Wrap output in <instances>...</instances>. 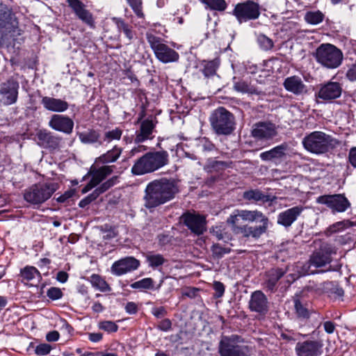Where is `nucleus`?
Here are the masks:
<instances>
[{
	"mask_svg": "<svg viewBox=\"0 0 356 356\" xmlns=\"http://www.w3.org/2000/svg\"><path fill=\"white\" fill-rule=\"evenodd\" d=\"M113 22L115 23L119 31L123 32L128 40V43H131L134 38L135 33L132 27L127 24L123 19L120 18H113Z\"/></svg>",
	"mask_w": 356,
	"mask_h": 356,
	"instance_id": "obj_32",
	"label": "nucleus"
},
{
	"mask_svg": "<svg viewBox=\"0 0 356 356\" xmlns=\"http://www.w3.org/2000/svg\"><path fill=\"white\" fill-rule=\"evenodd\" d=\"M323 346L321 341L307 340L297 343L295 350L298 356H321Z\"/></svg>",
	"mask_w": 356,
	"mask_h": 356,
	"instance_id": "obj_15",
	"label": "nucleus"
},
{
	"mask_svg": "<svg viewBox=\"0 0 356 356\" xmlns=\"http://www.w3.org/2000/svg\"><path fill=\"white\" fill-rule=\"evenodd\" d=\"M41 103L45 109L56 113L64 112L69 107L67 102L50 97H43Z\"/></svg>",
	"mask_w": 356,
	"mask_h": 356,
	"instance_id": "obj_26",
	"label": "nucleus"
},
{
	"mask_svg": "<svg viewBox=\"0 0 356 356\" xmlns=\"http://www.w3.org/2000/svg\"><path fill=\"white\" fill-rule=\"evenodd\" d=\"M249 308L252 312L266 314L268 311V301L266 295L261 291L253 292L249 301Z\"/></svg>",
	"mask_w": 356,
	"mask_h": 356,
	"instance_id": "obj_20",
	"label": "nucleus"
},
{
	"mask_svg": "<svg viewBox=\"0 0 356 356\" xmlns=\"http://www.w3.org/2000/svg\"><path fill=\"white\" fill-rule=\"evenodd\" d=\"M213 289L216 292V296L217 298H220L222 296L225 292V286L222 283L220 282L216 281L213 282Z\"/></svg>",
	"mask_w": 356,
	"mask_h": 356,
	"instance_id": "obj_59",
	"label": "nucleus"
},
{
	"mask_svg": "<svg viewBox=\"0 0 356 356\" xmlns=\"http://www.w3.org/2000/svg\"><path fill=\"white\" fill-rule=\"evenodd\" d=\"M144 193V207L152 209L173 200L179 187L175 180L162 178L149 182Z\"/></svg>",
	"mask_w": 356,
	"mask_h": 356,
	"instance_id": "obj_2",
	"label": "nucleus"
},
{
	"mask_svg": "<svg viewBox=\"0 0 356 356\" xmlns=\"http://www.w3.org/2000/svg\"><path fill=\"white\" fill-rule=\"evenodd\" d=\"M277 134L274 124L268 122H258L253 126L252 135L257 140H267L272 139Z\"/></svg>",
	"mask_w": 356,
	"mask_h": 356,
	"instance_id": "obj_16",
	"label": "nucleus"
},
{
	"mask_svg": "<svg viewBox=\"0 0 356 356\" xmlns=\"http://www.w3.org/2000/svg\"><path fill=\"white\" fill-rule=\"evenodd\" d=\"M51 347L48 343H41L36 346L35 353L38 355H46L50 353Z\"/></svg>",
	"mask_w": 356,
	"mask_h": 356,
	"instance_id": "obj_54",
	"label": "nucleus"
},
{
	"mask_svg": "<svg viewBox=\"0 0 356 356\" xmlns=\"http://www.w3.org/2000/svg\"><path fill=\"white\" fill-rule=\"evenodd\" d=\"M90 282L92 286L100 291H107L110 287L107 282L99 275L93 274L90 277Z\"/></svg>",
	"mask_w": 356,
	"mask_h": 356,
	"instance_id": "obj_40",
	"label": "nucleus"
},
{
	"mask_svg": "<svg viewBox=\"0 0 356 356\" xmlns=\"http://www.w3.org/2000/svg\"><path fill=\"white\" fill-rule=\"evenodd\" d=\"M325 15L320 10L307 11L305 15V20L310 24L316 25L321 23Z\"/></svg>",
	"mask_w": 356,
	"mask_h": 356,
	"instance_id": "obj_39",
	"label": "nucleus"
},
{
	"mask_svg": "<svg viewBox=\"0 0 356 356\" xmlns=\"http://www.w3.org/2000/svg\"><path fill=\"white\" fill-rule=\"evenodd\" d=\"M122 131L119 128L106 131L104 136V141L111 143L113 140H119L122 136Z\"/></svg>",
	"mask_w": 356,
	"mask_h": 356,
	"instance_id": "obj_47",
	"label": "nucleus"
},
{
	"mask_svg": "<svg viewBox=\"0 0 356 356\" xmlns=\"http://www.w3.org/2000/svg\"><path fill=\"white\" fill-rule=\"evenodd\" d=\"M76 17L90 27L95 26L92 15L80 0H66Z\"/></svg>",
	"mask_w": 356,
	"mask_h": 356,
	"instance_id": "obj_19",
	"label": "nucleus"
},
{
	"mask_svg": "<svg viewBox=\"0 0 356 356\" xmlns=\"http://www.w3.org/2000/svg\"><path fill=\"white\" fill-rule=\"evenodd\" d=\"M302 144L303 147L311 154L321 155L335 148L339 142L323 131H314L302 138Z\"/></svg>",
	"mask_w": 356,
	"mask_h": 356,
	"instance_id": "obj_3",
	"label": "nucleus"
},
{
	"mask_svg": "<svg viewBox=\"0 0 356 356\" xmlns=\"http://www.w3.org/2000/svg\"><path fill=\"white\" fill-rule=\"evenodd\" d=\"M154 124L152 120L146 119L140 124V130L136 132V136L134 139L136 143H140L146 140L152 139L153 130L154 129Z\"/></svg>",
	"mask_w": 356,
	"mask_h": 356,
	"instance_id": "obj_27",
	"label": "nucleus"
},
{
	"mask_svg": "<svg viewBox=\"0 0 356 356\" xmlns=\"http://www.w3.org/2000/svg\"><path fill=\"white\" fill-rule=\"evenodd\" d=\"M286 273L282 268H272L266 273V287L269 291H273L278 280Z\"/></svg>",
	"mask_w": 356,
	"mask_h": 356,
	"instance_id": "obj_30",
	"label": "nucleus"
},
{
	"mask_svg": "<svg viewBox=\"0 0 356 356\" xmlns=\"http://www.w3.org/2000/svg\"><path fill=\"white\" fill-rule=\"evenodd\" d=\"M243 197L246 200L253 202H267L268 200V197L258 189L245 191L243 193Z\"/></svg>",
	"mask_w": 356,
	"mask_h": 356,
	"instance_id": "obj_37",
	"label": "nucleus"
},
{
	"mask_svg": "<svg viewBox=\"0 0 356 356\" xmlns=\"http://www.w3.org/2000/svg\"><path fill=\"white\" fill-rule=\"evenodd\" d=\"M260 13L259 4L252 0L237 3L233 10V14L240 23L257 19Z\"/></svg>",
	"mask_w": 356,
	"mask_h": 356,
	"instance_id": "obj_11",
	"label": "nucleus"
},
{
	"mask_svg": "<svg viewBox=\"0 0 356 356\" xmlns=\"http://www.w3.org/2000/svg\"><path fill=\"white\" fill-rule=\"evenodd\" d=\"M21 276L24 280L35 281L39 282L41 280V274L38 269L33 266H26L21 270Z\"/></svg>",
	"mask_w": 356,
	"mask_h": 356,
	"instance_id": "obj_33",
	"label": "nucleus"
},
{
	"mask_svg": "<svg viewBox=\"0 0 356 356\" xmlns=\"http://www.w3.org/2000/svg\"><path fill=\"white\" fill-rule=\"evenodd\" d=\"M115 184V179L112 178L106 181L102 184L99 186H98L95 190L93 191L95 195H97V197L104 192H106L107 190H108L111 187H112Z\"/></svg>",
	"mask_w": 356,
	"mask_h": 356,
	"instance_id": "obj_50",
	"label": "nucleus"
},
{
	"mask_svg": "<svg viewBox=\"0 0 356 356\" xmlns=\"http://www.w3.org/2000/svg\"><path fill=\"white\" fill-rule=\"evenodd\" d=\"M287 145L282 144L260 154V159L264 161L282 159L286 156Z\"/></svg>",
	"mask_w": 356,
	"mask_h": 356,
	"instance_id": "obj_28",
	"label": "nucleus"
},
{
	"mask_svg": "<svg viewBox=\"0 0 356 356\" xmlns=\"http://www.w3.org/2000/svg\"><path fill=\"white\" fill-rule=\"evenodd\" d=\"M219 64L220 60L218 58L207 62L203 70L204 75L210 76L214 74L219 66Z\"/></svg>",
	"mask_w": 356,
	"mask_h": 356,
	"instance_id": "obj_45",
	"label": "nucleus"
},
{
	"mask_svg": "<svg viewBox=\"0 0 356 356\" xmlns=\"http://www.w3.org/2000/svg\"><path fill=\"white\" fill-rule=\"evenodd\" d=\"M140 266L139 260L134 257H127L115 261L111 268L113 275L120 276L136 270Z\"/></svg>",
	"mask_w": 356,
	"mask_h": 356,
	"instance_id": "obj_14",
	"label": "nucleus"
},
{
	"mask_svg": "<svg viewBox=\"0 0 356 356\" xmlns=\"http://www.w3.org/2000/svg\"><path fill=\"white\" fill-rule=\"evenodd\" d=\"M312 266H313V264H312V262L309 259L307 262H305V263H300V262L298 263L295 266L294 270L296 273H299L300 277L305 276L307 275L317 273H318L317 271L312 270L311 268Z\"/></svg>",
	"mask_w": 356,
	"mask_h": 356,
	"instance_id": "obj_41",
	"label": "nucleus"
},
{
	"mask_svg": "<svg viewBox=\"0 0 356 356\" xmlns=\"http://www.w3.org/2000/svg\"><path fill=\"white\" fill-rule=\"evenodd\" d=\"M113 171V165H104L99 169L94 170L92 174V178L89 183L85 186L81 190L82 193H86L92 188L97 186L102 181H103L108 175H111Z\"/></svg>",
	"mask_w": 356,
	"mask_h": 356,
	"instance_id": "obj_22",
	"label": "nucleus"
},
{
	"mask_svg": "<svg viewBox=\"0 0 356 356\" xmlns=\"http://www.w3.org/2000/svg\"><path fill=\"white\" fill-rule=\"evenodd\" d=\"M201 1L209 8L215 10L222 11L227 7L225 0H201Z\"/></svg>",
	"mask_w": 356,
	"mask_h": 356,
	"instance_id": "obj_43",
	"label": "nucleus"
},
{
	"mask_svg": "<svg viewBox=\"0 0 356 356\" xmlns=\"http://www.w3.org/2000/svg\"><path fill=\"white\" fill-rule=\"evenodd\" d=\"M323 327L327 334H332L335 330V324L330 321L324 322Z\"/></svg>",
	"mask_w": 356,
	"mask_h": 356,
	"instance_id": "obj_64",
	"label": "nucleus"
},
{
	"mask_svg": "<svg viewBox=\"0 0 356 356\" xmlns=\"http://www.w3.org/2000/svg\"><path fill=\"white\" fill-rule=\"evenodd\" d=\"M58 189L56 182L39 183L27 188L24 193V200L32 204H41L49 200Z\"/></svg>",
	"mask_w": 356,
	"mask_h": 356,
	"instance_id": "obj_7",
	"label": "nucleus"
},
{
	"mask_svg": "<svg viewBox=\"0 0 356 356\" xmlns=\"http://www.w3.org/2000/svg\"><path fill=\"white\" fill-rule=\"evenodd\" d=\"M218 353L220 356H249L251 354V348L244 344V341L241 337L233 334L221 337Z\"/></svg>",
	"mask_w": 356,
	"mask_h": 356,
	"instance_id": "obj_5",
	"label": "nucleus"
},
{
	"mask_svg": "<svg viewBox=\"0 0 356 356\" xmlns=\"http://www.w3.org/2000/svg\"><path fill=\"white\" fill-rule=\"evenodd\" d=\"M99 328L108 332H113L118 330V325L112 321H104L99 323Z\"/></svg>",
	"mask_w": 356,
	"mask_h": 356,
	"instance_id": "obj_52",
	"label": "nucleus"
},
{
	"mask_svg": "<svg viewBox=\"0 0 356 356\" xmlns=\"http://www.w3.org/2000/svg\"><path fill=\"white\" fill-rule=\"evenodd\" d=\"M356 223L349 220L339 221L330 225L326 230L327 234H332L343 231L348 227L355 226Z\"/></svg>",
	"mask_w": 356,
	"mask_h": 356,
	"instance_id": "obj_38",
	"label": "nucleus"
},
{
	"mask_svg": "<svg viewBox=\"0 0 356 356\" xmlns=\"http://www.w3.org/2000/svg\"><path fill=\"white\" fill-rule=\"evenodd\" d=\"M257 42L259 47L264 51L270 50L274 45L273 40L264 34L258 35Z\"/></svg>",
	"mask_w": 356,
	"mask_h": 356,
	"instance_id": "obj_48",
	"label": "nucleus"
},
{
	"mask_svg": "<svg viewBox=\"0 0 356 356\" xmlns=\"http://www.w3.org/2000/svg\"><path fill=\"white\" fill-rule=\"evenodd\" d=\"M181 218L188 229L197 235L203 234L206 230V220L202 216L187 213L184 214Z\"/></svg>",
	"mask_w": 356,
	"mask_h": 356,
	"instance_id": "obj_18",
	"label": "nucleus"
},
{
	"mask_svg": "<svg viewBox=\"0 0 356 356\" xmlns=\"http://www.w3.org/2000/svg\"><path fill=\"white\" fill-rule=\"evenodd\" d=\"M74 190L72 189L67 191L63 194L58 197L56 198V201L61 203L65 202L68 199L72 197L74 195Z\"/></svg>",
	"mask_w": 356,
	"mask_h": 356,
	"instance_id": "obj_61",
	"label": "nucleus"
},
{
	"mask_svg": "<svg viewBox=\"0 0 356 356\" xmlns=\"http://www.w3.org/2000/svg\"><path fill=\"white\" fill-rule=\"evenodd\" d=\"M211 234L214 236L218 240H224L228 241L229 240V237L227 235L225 232V227L222 225H216L210 229Z\"/></svg>",
	"mask_w": 356,
	"mask_h": 356,
	"instance_id": "obj_42",
	"label": "nucleus"
},
{
	"mask_svg": "<svg viewBox=\"0 0 356 356\" xmlns=\"http://www.w3.org/2000/svg\"><path fill=\"white\" fill-rule=\"evenodd\" d=\"M228 165V163L225 161L209 159L204 166V170L208 172H218L225 169Z\"/></svg>",
	"mask_w": 356,
	"mask_h": 356,
	"instance_id": "obj_36",
	"label": "nucleus"
},
{
	"mask_svg": "<svg viewBox=\"0 0 356 356\" xmlns=\"http://www.w3.org/2000/svg\"><path fill=\"white\" fill-rule=\"evenodd\" d=\"M319 64L327 69L337 68L342 63V51L333 44L326 43L321 44L314 54Z\"/></svg>",
	"mask_w": 356,
	"mask_h": 356,
	"instance_id": "obj_6",
	"label": "nucleus"
},
{
	"mask_svg": "<svg viewBox=\"0 0 356 356\" xmlns=\"http://www.w3.org/2000/svg\"><path fill=\"white\" fill-rule=\"evenodd\" d=\"M234 233L245 238H259L270 224L268 218L259 210L236 209L227 219Z\"/></svg>",
	"mask_w": 356,
	"mask_h": 356,
	"instance_id": "obj_1",
	"label": "nucleus"
},
{
	"mask_svg": "<svg viewBox=\"0 0 356 356\" xmlns=\"http://www.w3.org/2000/svg\"><path fill=\"white\" fill-rule=\"evenodd\" d=\"M147 147L145 145H138L137 147L132 148L127 154V159L134 156L136 154L145 152Z\"/></svg>",
	"mask_w": 356,
	"mask_h": 356,
	"instance_id": "obj_58",
	"label": "nucleus"
},
{
	"mask_svg": "<svg viewBox=\"0 0 356 356\" xmlns=\"http://www.w3.org/2000/svg\"><path fill=\"white\" fill-rule=\"evenodd\" d=\"M146 261L149 266L156 268L162 266L167 260L161 254L149 252L145 254Z\"/></svg>",
	"mask_w": 356,
	"mask_h": 356,
	"instance_id": "obj_35",
	"label": "nucleus"
},
{
	"mask_svg": "<svg viewBox=\"0 0 356 356\" xmlns=\"http://www.w3.org/2000/svg\"><path fill=\"white\" fill-rule=\"evenodd\" d=\"M17 22L6 4L0 3V43L10 44L17 35Z\"/></svg>",
	"mask_w": 356,
	"mask_h": 356,
	"instance_id": "obj_8",
	"label": "nucleus"
},
{
	"mask_svg": "<svg viewBox=\"0 0 356 356\" xmlns=\"http://www.w3.org/2000/svg\"><path fill=\"white\" fill-rule=\"evenodd\" d=\"M304 208L302 206H296L288 209L277 216V224L285 227H290L300 216Z\"/></svg>",
	"mask_w": 356,
	"mask_h": 356,
	"instance_id": "obj_24",
	"label": "nucleus"
},
{
	"mask_svg": "<svg viewBox=\"0 0 356 356\" xmlns=\"http://www.w3.org/2000/svg\"><path fill=\"white\" fill-rule=\"evenodd\" d=\"M333 254H336L334 248L330 244L325 243L312 254L310 261L314 267H323L332 261L331 256Z\"/></svg>",
	"mask_w": 356,
	"mask_h": 356,
	"instance_id": "obj_13",
	"label": "nucleus"
},
{
	"mask_svg": "<svg viewBox=\"0 0 356 356\" xmlns=\"http://www.w3.org/2000/svg\"><path fill=\"white\" fill-rule=\"evenodd\" d=\"M168 157L166 151L147 152L135 162L132 166L131 172L136 175L153 172L167 165Z\"/></svg>",
	"mask_w": 356,
	"mask_h": 356,
	"instance_id": "obj_4",
	"label": "nucleus"
},
{
	"mask_svg": "<svg viewBox=\"0 0 356 356\" xmlns=\"http://www.w3.org/2000/svg\"><path fill=\"white\" fill-rule=\"evenodd\" d=\"M284 86L285 88L294 94L298 95L305 90V86L299 76H293L285 79Z\"/></svg>",
	"mask_w": 356,
	"mask_h": 356,
	"instance_id": "obj_29",
	"label": "nucleus"
},
{
	"mask_svg": "<svg viewBox=\"0 0 356 356\" xmlns=\"http://www.w3.org/2000/svg\"><path fill=\"white\" fill-rule=\"evenodd\" d=\"M18 82L13 79H10L2 85L1 92L3 95V101L5 104L10 105L16 102L18 95Z\"/></svg>",
	"mask_w": 356,
	"mask_h": 356,
	"instance_id": "obj_25",
	"label": "nucleus"
},
{
	"mask_svg": "<svg viewBox=\"0 0 356 356\" xmlns=\"http://www.w3.org/2000/svg\"><path fill=\"white\" fill-rule=\"evenodd\" d=\"M341 92L342 88L339 83L328 81L321 86L318 97L323 100L335 99L341 96Z\"/></svg>",
	"mask_w": 356,
	"mask_h": 356,
	"instance_id": "obj_21",
	"label": "nucleus"
},
{
	"mask_svg": "<svg viewBox=\"0 0 356 356\" xmlns=\"http://www.w3.org/2000/svg\"><path fill=\"white\" fill-rule=\"evenodd\" d=\"M128 4L134 10V13L140 18L144 17L143 12L142 0H127Z\"/></svg>",
	"mask_w": 356,
	"mask_h": 356,
	"instance_id": "obj_49",
	"label": "nucleus"
},
{
	"mask_svg": "<svg viewBox=\"0 0 356 356\" xmlns=\"http://www.w3.org/2000/svg\"><path fill=\"white\" fill-rule=\"evenodd\" d=\"M172 327V323L168 318L162 320L158 325V328L162 331L168 332Z\"/></svg>",
	"mask_w": 356,
	"mask_h": 356,
	"instance_id": "obj_60",
	"label": "nucleus"
},
{
	"mask_svg": "<svg viewBox=\"0 0 356 356\" xmlns=\"http://www.w3.org/2000/svg\"><path fill=\"white\" fill-rule=\"evenodd\" d=\"M317 202L326 205L333 213L345 212L351 205L343 194L321 195Z\"/></svg>",
	"mask_w": 356,
	"mask_h": 356,
	"instance_id": "obj_12",
	"label": "nucleus"
},
{
	"mask_svg": "<svg viewBox=\"0 0 356 356\" xmlns=\"http://www.w3.org/2000/svg\"><path fill=\"white\" fill-rule=\"evenodd\" d=\"M79 138L83 143L94 144L98 143L99 145L102 144V142L99 140V134L94 130L82 132L79 134Z\"/></svg>",
	"mask_w": 356,
	"mask_h": 356,
	"instance_id": "obj_34",
	"label": "nucleus"
},
{
	"mask_svg": "<svg viewBox=\"0 0 356 356\" xmlns=\"http://www.w3.org/2000/svg\"><path fill=\"white\" fill-rule=\"evenodd\" d=\"M152 314L156 318H163L167 314L165 309L163 307H154L152 309Z\"/></svg>",
	"mask_w": 356,
	"mask_h": 356,
	"instance_id": "obj_62",
	"label": "nucleus"
},
{
	"mask_svg": "<svg viewBox=\"0 0 356 356\" xmlns=\"http://www.w3.org/2000/svg\"><path fill=\"white\" fill-rule=\"evenodd\" d=\"M211 250L213 257L216 259L222 258L225 254H229L231 252L229 248L222 247L219 243L213 244Z\"/></svg>",
	"mask_w": 356,
	"mask_h": 356,
	"instance_id": "obj_44",
	"label": "nucleus"
},
{
	"mask_svg": "<svg viewBox=\"0 0 356 356\" xmlns=\"http://www.w3.org/2000/svg\"><path fill=\"white\" fill-rule=\"evenodd\" d=\"M48 124L52 129L66 134H70L74 128V122L70 117L59 114L53 115Z\"/></svg>",
	"mask_w": 356,
	"mask_h": 356,
	"instance_id": "obj_17",
	"label": "nucleus"
},
{
	"mask_svg": "<svg viewBox=\"0 0 356 356\" xmlns=\"http://www.w3.org/2000/svg\"><path fill=\"white\" fill-rule=\"evenodd\" d=\"M47 296L51 300H58L62 298L63 293L59 288L51 287L47 292Z\"/></svg>",
	"mask_w": 356,
	"mask_h": 356,
	"instance_id": "obj_53",
	"label": "nucleus"
},
{
	"mask_svg": "<svg viewBox=\"0 0 356 356\" xmlns=\"http://www.w3.org/2000/svg\"><path fill=\"white\" fill-rule=\"evenodd\" d=\"M131 286L133 289H150L153 286V280L152 278H144L133 283Z\"/></svg>",
	"mask_w": 356,
	"mask_h": 356,
	"instance_id": "obj_51",
	"label": "nucleus"
},
{
	"mask_svg": "<svg viewBox=\"0 0 356 356\" xmlns=\"http://www.w3.org/2000/svg\"><path fill=\"white\" fill-rule=\"evenodd\" d=\"M146 38L156 58L163 63L178 61L179 54L165 44L162 39L151 33H147Z\"/></svg>",
	"mask_w": 356,
	"mask_h": 356,
	"instance_id": "obj_10",
	"label": "nucleus"
},
{
	"mask_svg": "<svg viewBox=\"0 0 356 356\" xmlns=\"http://www.w3.org/2000/svg\"><path fill=\"white\" fill-rule=\"evenodd\" d=\"M346 77L350 81H356V63L348 67L346 72Z\"/></svg>",
	"mask_w": 356,
	"mask_h": 356,
	"instance_id": "obj_57",
	"label": "nucleus"
},
{
	"mask_svg": "<svg viewBox=\"0 0 356 356\" xmlns=\"http://www.w3.org/2000/svg\"><path fill=\"white\" fill-rule=\"evenodd\" d=\"M295 309H296V311L298 315L300 317H302V318L308 317L309 313H308L307 309L302 306V305L298 300H296L295 301Z\"/></svg>",
	"mask_w": 356,
	"mask_h": 356,
	"instance_id": "obj_55",
	"label": "nucleus"
},
{
	"mask_svg": "<svg viewBox=\"0 0 356 356\" xmlns=\"http://www.w3.org/2000/svg\"><path fill=\"white\" fill-rule=\"evenodd\" d=\"M234 89L239 92L242 93H248V94H254L257 93L256 90L250 87L247 83L245 81H236L234 83Z\"/></svg>",
	"mask_w": 356,
	"mask_h": 356,
	"instance_id": "obj_46",
	"label": "nucleus"
},
{
	"mask_svg": "<svg viewBox=\"0 0 356 356\" xmlns=\"http://www.w3.org/2000/svg\"><path fill=\"white\" fill-rule=\"evenodd\" d=\"M97 198V195H95L94 193V192H92V193H90V195H88V196H86V197L82 199L79 202V206L81 208H84L86 206H88L90 203H91L92 201L95 200Z\"/></svg>",
	"mask_w": 356,
	"mask_h": 356,
	"instance_id": "obj_56",
	"label": "nucleus"
},
{
	"mask_svg": "<svg viewBox=\"0 0 356 356\" xmlns=\"http://www.w3.org/2000/svg\"><path fill=\"white\" fill-rule=\"evenodd\" d=\"M348 161L351 165L356 168V147H352L348 153Z\"/></svg>",
	"mask_w": 356,
	"mask_h": 356,
	"instance_id": "obj_63",
	"label": "nucleus"
},
{
	"mask_svg": "<svg viewBox=\"0 0 356 356\" xmlns=\"http://www.w3.org/2000/svg\"><path fill=\"white\" fill-rule=\"evenodd\" d=\"M210 122L217 134L228 135L234 129V117L224 107L216 108L210 116Z\"/></svg>",
	"mask_w": 356,
	"mask_h": 356,
	"instance_id": "obj_9",
	"label": "nucleus"
},
{
	"mask_svg": "<svg viewBox=\"0 0 356 356\" xmlns=\"http://www.w3.org/2000/svg\"><path fill=\"white\" fill-rule=\"evenodd\" d=\"M122 152V149L118 146H114L113 149L107 151L105 154L97 159V163H113L118 160Z\"/></svg>",
	"mask_w": 356,
	"mask_h": 356,
	"instance_id": "obj_31",
	"label": "nucleus"
},
{
	"mask_svg": "<svg viewBox=\"0 0 356 356\" xmlns=\"http://www.w3.org/2000/svg\"><path fill=\"white\" fill-rule=\"evenodd\" d=\"M40 145L51 149H59L61 146L62 138L54 136L45 129L39 130L36 134Z\"/></svg>",
	"mask_w": 356,
	"mask_h": 356,
	"instance_id": "obj_23",
	"label": "nucleus"
}]
</instances>
